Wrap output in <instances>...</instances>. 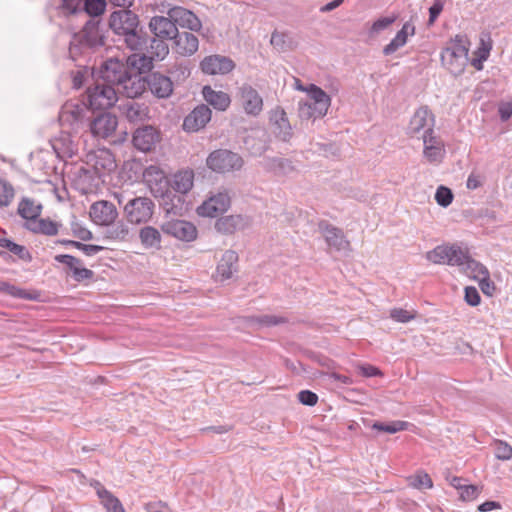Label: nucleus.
Segmentation results:
<instances>
[{
  "instance_id": "23",
  "label": "nucleus",
  "mask_w": 512,
  "mask_h": 512,
  "mask_svg": "<svg viewBox=\"0 0 512 512\" xmlns=\"http://www.w3.org/2000/svg\"><path fill=\"white\" fill-rule=\"evenodd\" d=\"M172 40L174 41L173 49L175 53L183 57L192 56L199 48V40L197 36L191 32H179L177 30Z\"/></svg>"
},
{
  "instance_id": "30",
  "label": "nucleus",
  "mask_w": 512,
  "mask_h": 512,
  "mask_svg": "<svg viewBox=\"0 0 512 512\" xmlns=\"http://www.w3.org/2000/svg\"><path fill=\"white\" fill-rule=\"evenodd\" d=\"M61 223L50 220L49 218H36L32 221L26 222L24 227L35 233L42 234L45 236H55L59 232Z\"/></svg>"
},
{
  "instance_id": "31",
  "label": "nucleus",
  "mask_w": 512,
  "mask_h": 512,
  "mask_svg": "<svg viewBox=\"0 0 512 512\" xmlns=\"http://www.w3.org/2000/svg\"><path fill=\"white\" fill-rule=\"evenodd\" d=\"M202 95L205 101L218 111H226L230 106L231 98L226 92L214 90L210 86H204Z\"/></svg>"
},
{
  "instance_id": "33",
  "label": "nucleus",
  "mask_w": 512,
  "mask_h": 512,
  "mask_svg": "<svg viewBox=\"0 0 512 512\" xmlns=\"http://www.w3.org/2000/svg\"><path fill=\"white\" fill-rule=\"evenodd\" d=\"M146 45L138 51H133L134 53L127 57V66H130L136 69L139 74L150 71L153 68L154 59L150 56V54L146 51V53L142 52Z\"/></svg>"
},
{
  "instance_id": "12",
  "label": "nucleus",
  "mask_w": 512,
  "mask_h": 512,
  "mask_svg": "<svg viewBox=\"0 0 512 512\" xmlns=\"http://www.w3.org/2000/svg\"><path fill=\"white\" fill-rule=\"evenodd\" d=\"M240 104L244 112L257 117L263 111V99L259 92L249 84H243L238 88Z\"/></svg>"
},
{
  "instance_id": "18",
  "label": "nucleus",
  "mask_w": 512,
  "mask_h": 512,
  "mask_svg": "<svg viewBox=\"0 0 512 512\" xmlns=\"http://www.w3.org/2000/svg\"><path fill=\"white\" fill-rule=\"evenodd\" d=\"M211 116L212 112L207 105H198L184 118L183 129L186 132H198L205 128Z\"/></svg>"
},
{
  "instance_id": "5",
  "label": "nucleus",
  "mask_w": 512,
  "mask_h": 512,
  "mask_svg": "<svg viewBox=\"0 0 512 512\" xmlns=\"http://www.w3.org/2000/svg\"><path fill=\"white\" fill-rule=\"evenodd\" d=\"M87 98L91 109H107L117 102V89L95 78L94 85L87 90Z\"/></svg>"
},
{
  "instance_id": "54",
  "label": "nucleus",
  "mask_w": 512,
  "mask_h": 512,
  "mask_svg": "<svg viewBox=\"0 0 512 512\" xmlns=\"http://www.w3.org/2000/svg\"><path fill=\"white\" fill-rule=\"evenodd\" d=\"M54 259L59 263L65 264L72 271V273L78 266L83 264L79 258L69 254L56 255Z\"/></svg>"
},
{
  "instance_id": "19",
  "label": "nucleus",
  "mask_w": 512,
  "mask_h": 512,
  "mask_svg": "<svg viewBox=\"0 0 512 512\" xmlns=\"http://www.w3.org/2000/svg\"><path fill=\"white\" fill-rule=\"evenodd\" d=\"M319 231L330 248L337 251H343L349 248L350 243L340 228H337L326 221H321L319 223Z\"/></svg>"
},
{
  "instance_id": "39",
  "label": "nucleus",
  "mask_w": 512,
  "mask_h": 512,
  "mask_svg": "<svg viewBox=\"0 0 512 512\" xmlns=\"http://www.w3.org/2000/svg\"><path fill=\"white\" fill-rule=\"evenodd\" d=\"M328 109L324 107L320 111L317 105H313L307 100H301L298 103V116L301 120H316L324 117L327 114Z\"/></svg>"
},
{
  "instance_id": "44",
  "label": "nucleus",
  "mask_w": 512,
  "mask_h": 512,
  "mask_svg": "<svg viewBox=\"0 0 512 512\" xmlns=\"http://www.w3.org/2000/svg\"><path fill=\"white\" fill-rule=\"evenodd\" d=\"M18 214L26 219V222L38 218L41 214V206L27 198H24L18 205Z\"/></svg>"
},
{
  "instance_id": "29",
  "label": "nucleus",
  "mask_w": 512,
  "mask_h": 512,
  "mask_svg": "<svg viewBox=\"0 0 512 512\" xmlns=\"http://www.w3.org/2000/svg\"><path fill=\"white\" fill-rule=\"evenodd\" d=\"M238 255L233 250H226L218 262L216 268L217 279L224 281L230 279L237 271Z\"/></svg>"
},
{
  "instance_id": "2",
  "label": "nucleus",
  "mask_w": 512,
  "mask_h": 512,
  "mask_svg": "<svg viewBox=\"0 0 512 512\" xmlns=\"http://www.w3.org/2000/svg\"><path fill=\"white\" fill-rule=\"evenodd\" d=\"M469 44L467 36L458 34L451 39L449 45L442 51V64L453 75H459L464 71L468 63Z\"/></svg>"
},
{
  "instance_id": "56",
  "label": "nucleus",
  "mask_w": 512,
  "mask_h": 512,
  "mask_svg": "<svg viewBox=\"0 0 512 512\" xmlns=\"http://www.w3.org/2000/svg\"><path fill=\"white\" fill-rule=\"evenodd\" d=\"M286 38L287 35L285 33L274 31L271 35L270 43L278 51H285L288 48Z\"/></svg>"
},
{
  "instance_id": "48",
  "label": "nucleus",
  "mask_w": 512,
  "mask_h": 512,
  "mask_svg": "<svg viewBox=\"0 0 512 512\" xmlns=\"http://www.w3.org/2000/svg\"><path fill=\"white\" fill-rule=\"evenodd\" d=\"M409 426H410L409 422L396 420V421H391L388 423L374 422L371 425V428L374 430L380 431V432L394 434L399 431L407 430Z\"/></svg>"
},
{
  "instance_id": "40",
  "label": "nucleus",
  "mask_w": 512,
  "mask_h": 512,
  "mask_svg": "<svg viewBox=\"0 0 512 512\" xmlns=\"http://www.w3.org/2000/svg\"><path fill=\"white\" fill-rule=\"evenodd\" d=\"M53 149L58 155L62 154L67 157H72L77 151L76 144L71 136L65 133L54 140Z\"/></svg>"
},
{
  "instance_id": "36",
  "label": "nucleus",
  "mask_w": 512,
  "mask_h": 512,
  "mask_svg": "<svg viewBox=\"0 0 512 512\" xmlns=\"http://www.w3.org/2000/svg\"><path fill=\"white\" fill-rule=\"evenodd\" d=\"M139 239L146 249H159L161 247V233L153 226H144L139 231Z\"/></svg>"
},
{
  "instance_id": "55",
  "label": "nucleus",
  "mask_w": 512,
  "mask_h": 512,
  "mask_svg": "<svg viewBox=\"0 0 512 512\" xmlns=\"http://www.w3.org/2000/svg\"><path fill=\"white\" fill-rule=\"evenodd\" d=\"M71 230L73 235L82 241H89L93 238L92 232L78 222L71 224Z\"/></svg>"
},
{
  "instance_id": "58",
  "label": "nucleus",
  "mask_w": 512,
  "mask_h": 512,
  "mask_svg": "<svg viewBox=\"0 0 512 512\" xmlns=\"http://www.w3.org/2000/svg\"><path fill=\"white\" fill-rule=\"evenodd\" d=\"M480 491V488L476 485H463L460 496L465 501H471L479 495Z\"/></svg>"
},
{
  "instance_id": "51",
  "label": "nucleus",
  "mask_w": 512,
  "mask_h": 512,
  "mask_svg": "<svg viewBox=\"0 0 512 512\" xmlns=\"http://www.w3.org/2000/svg\"><path fill=\"white\" fill-rule=\"evenodd\" d=\"M493 446L495 449V457L502 461H507L512 458V447L505 441L494 440Z\"/></svg>"
},
{
  "instance_id": "52",
  "label": "nucleus",
  "mask_w": 512,
  "mask_h": 512,
  "mask_svg": "<svg viewBox=\"0 0 512 512\" xmlns=\"http://www.w3.org/2000/svg\"><path fill=\"white\" fill-rule=\"evenodd\" d=\"M105 8V0H85L84 3L85 12L92 17L101 15L105 11Z\"/></svg>"
},
{
  "instance_id": "1",
  "label": "nucleus",
  "mask_w": 512,
  "mask_h": 512,
  "mask_svg": "<svg viewBox=\"0 0 512 512\" xmlns=\"http://www.w3.org/2000/svg\"><path fill=\"white\" fill-rule=\"evenodd\" d=\"M138 26V15L131 10H118L110 15L109 27L116 35L123 37L124 44L131 51L141 50L146 45V38Z\"/></svg>"
},
{
  "instance_id": "37",
  "label": "nucleus",
  "mask_w": 512,
  "mask_h": 512,
  "mask_svg": "<svg viewBox=\"0 0 512 512\" xmlns=\"http://www.w3.org/2000/svg\"><path fill=\"white\" fill-rule=\"evenodd\" d=\"M194 182V173L192 170H182L174 174L171 187L178 193L186 194Z\"/></svg>"
},
{
  "instance_id": "64",
  "label": "nucleus",
  "mask_w": 512,
  "mask_h": 512,
  "mask_svg": "<svg viewBox=\"0 0 512 512\" xmlns=\"http://www.w3.org/2000/svg\"><path fill=\"white\" fill-rule=\"evenodd\" d=\"M145 510L147 512H171L167 504L162 501L149 502L145 504Z\"/></svg>"
},
{
  "instance_id": "21",
  "label": "nucleus",
  "mask_w": 512,
  "mask_h": 512,
  "mask_svg": "<svg viewBox=\"0 0 512 512\" xmlns=\"http://www.w3.org/2000/svg\"><path fill=\"white\" fill-rule=\"evenodd\" d=\"M118 120L115 115L102 113L95 117L90 123V131L94 137L108 138L115 132Z\"/></svg>"
},
{
  "instance_id": "26",
  "label": "nucleus",
  "mask_w": 512,
  "mask_h": 512,
  "mask_svg": "<svg viewBox=\"0 0 512 512\" xmlns=\"http://www.w3.org/2000/svg\"><path fill=\"white\" fill-rule=\"evenodd\" d=\"M168 15L179 25L191 31H199L202 27L200 19L190 10L175 6L168 11Z\"/></svg>"
},
{
  "instance_id": "38",
  "label": "nucleus",
  "mask_w": 512,
  "mask_h": 512,
  "mask_svg": "<svg viewBox=\"0 0 512 512\" xmlns=\"http://www.w3.org/2000/svg\"><path fill=\"white\" fill-rule=\"evenodd\" d=\"M306 92L308 94V99L306 100L311 102L313 105H317V107L320 108V111L324 109V107L329 109L331 105V98L320 87L315 84H310L306 88Z\"/></svg>"
},
{
  "instance_id": "53",
  "label": "nucleus",
  "mask_w": 512,
  "mask_h": 512,
  "mask_svg": "<svg viewBox=\"0 0 512 512\" xmlns=\"http://www.w3.org/2000/svg\"><path fill=\"white\" fill-rule=\"evenodd\" d=\"M435 200L438 205L442 207H447L452 203L453 193L451 189L445 186H439L435 193Z\"/></svg>"
},
{
  "instance_id": "32",
  "label": "nucleus",
  "mask_w": 512,
  "mask_h": 512,
  "mask_svg": "<svg viewBox=\"0 0 512 512\" xmlns=\"http://www.w3.org/2000/svg\"><path fill=\"white\" fill-rule=\"evenodd\" d=\"M414 33V25L410 22H406L402 26L401 30L397 32L396 36L391 40V42L384 47L383 53L385 55L393 54L399 48L403 47L407 43L408 36H412Z\"/></svg>"
},
{
  "instance_id": "27",
  "label": "nucleus",
  "mask_w": 512,
  "mask_h": 512,
  "mask_svg": "<svg viewBox=\"0 0 512 512\" xmlns=\"http://www.w3.org/2000/svg\"><path fill=\"white\" fill-rule=\"evenodd\" d=\"M119 110L131 123L144 122L149 119V108L143 103L127 100L120 104Z\"/></svg>"
},
{
  "instance_id": "42",
  "label": "nucleus",
  "mask_w": 512,
  "mask_h": 512,
  "mask_svg": "<svg viewBox=\"0 0 512 512\" xmlns=\"http://www.w3.org/2000/svg\"><path fill=\"white\" fill-rule=\"evenodd\" d=\"M265 169L278 175H287L294 171L292 162L284 158H269L264 162Z\"/></svg>"
},
{
  "instance_id": "22",
  "label": "nucleus",
  "mask_w": 512,
  "mask_h": 512,
  "mask_svg": "<svg viewBox=\"0 0 512 512\" xmlns=\"http://www.w3.org/2000/svg\"><path fill=\"white\" fill-rule=\"evenodd\" d=\"M200 67L203 73L208 75L226 74L232 71L235 67L234 62L225 56L210 55L205 57Z\"/></svg>"
},
{
  "instance_id": "6",
  "label": "nucleus",
  "mask_w": 512,
  "mask_h": 512,
  "mask_svg": "<svg viewBox=\"0 0 512 512\" xmlns=\"http://www.w3.org/2000/svg\"><path fill=\"white\" fill-rule=\"evenodd\" d=\"M207 166L214 172L227 173L240 170L243 166L242 157L230 150H215L206 160Z\"/></svg>"
},
{
  "instance_id": "63",
  "label": "nucleus",
  "mask_w": 512,
  "mask_h": 512,
  "mask_svg": "<svg viewBox=\"0 0 512 512\" xmlns=\"http://www.w3.org/2000/svg\"><path fill=\"white\" fill-rule=\"evenodd\" d=\"M94 276L92 270L87 269L85 267L78 266L75 271L72 273V277L75 281L81 282L83 280L91 279Z\"/></svg>"
},
{
  "instance_id": "34",
  "label": "nucleus",
  "mask_w": 512,
  "mask_h": 512,
  "mask_svg": "<svg viewBox=\"0 0 512 512\" xmlns=\"http://www.w3.org/2000/svg\"><path fill=\"white\" fill-rule=\"evenodd\" d=\"M105 238L116 242H127L132 234L127 222L122 220L106 225Z\"/></svg>"
},
{
  "instance_id": "25",
  "label": "nucleus",
  "mask_w": 512,
  "mask_h": 512,
  "mask_svg": "<svg viewBox=\"0 0 512 512\" xmlns=\"http://www.w3.org/2000/svg\"><path fill=\"white\" fill-rule=\"evenodd\" d=\"M145 81L138 74L132 75L130 72L126 74V77L121 81V84L116 88L117 95L122 94L125 97L133 100L139 97L145 91Z\"/></svg>"
},
{
  "instance_id": "35",
  "label": "nucleus",
  "mask_w": 512,
  "mask_h": 512,
  "mask_svg": "<svg viewBox=\"0 0 512 512\" xmlns=\"http://www.w3.org/2000/svg\"><path fill=\"white\" fill-rule=\"evenodd\" d=\"M244 219L241 215H228L219 218L215 223V228L223 234H232L238 229L244 227Z\"/></svg>"
},
{
  "instance_id": "11",
  "label": "nucleus",
  "mask_w": 512,
  "mask_h": 512,
  "mask_svg": "<svg viewBox=\"0 0 512 512\" xmlns=\"http://www.w3.org/2000/svg\"><path fill=\"white\" fill-rule=\"evenodd\" d=\"M269 123L272 133L283 142H288L293 137V129L283 108L277 106L269 112Z\"/></svg>"
},
{
  "instance_id": "28",
  "label": "nucleus",
  "mask_w": 512,
  "mask_h": 512,
  "mask_svg": "<svg viewBox=\"0 0 512 512\" xmlns=\"http://www.w3.org/2000/svg\"><path fill=\"white\" fill-rule=\"evenodd\" d=\"M147 85L151 93L157 98H168L173 92L171 79L160 73H153L148 77Z\"/></svg>"
},
{
  "instance_id": "62",
  "label": "nucleus",
  "mask_w": 512,
  "mask_h": 512,
  "mask_svg": "<svg viewBox=\"0 0 512 512\" xmlns=\"http://www.w3.org/2000/svg\"><path fill=\"white\" fill-rule=\"evenodd\" d=\"M170 73L178 80H184L190 75V69L186 64H176L170 69Z\"/></svg>"
},
{
  "instance_id": "3",
  "label": "nucleus",
  "mask_w": 512,
  "mask_h": 512,
  "mask_svg": "<svg viewBox=\"0 0 512 512\" xmlns=\"http://www.w3.org/2000/svg\"><path fill=\"white\" fill-rule=\"evenodd\" d=\"M99 23V20L91 19L79 33L73 36L69 48V54L73 60L81 53L80 48L93 49L104 45V36L100 31Z\"/></svg>"
},
{
  "instance_id": "15",
  "label": "nucleus",
  "mask_w": 512,
  "mask_h": 512,
  "mask_svg": "<svg viewBox=\"0 0 512 512\" xmlns=\"http://www.w3.org/2000/svg\"><path fill=\"white\" fill-rule=\"evenodd\" d=\"M89 215L95 224L106 226L117 219L118 211L112 202L100 200L91 205Z\"/></svg>"
},
{
  "instance_id": "41",
  "label": "nucleus",
  "mask_w": 512,
  "mask_h": 512,
  "mask_svg": "<svg viewBox=\"0 0 512 512\" xmlns=\"http://www.w3.org/2000/svg\"><path fill=\"white\" fill-rule=\"evenodd\" d=\"M115 168V160L109 151L101 150L95 155L94 169L99 175L102 173L111 172Z\"/></svg>"
},
{
  "instance_id": "16",
  "label": "nucleus",
  "mask_w": 512,
  "mask_h": 512,
  "mask_svg": "<svg viewBox=\"0 0 512 512\" xmlns=\"http://www.w3.org/2000/svg\"><path fill=\"white\" fill-rule=\"evenodd\" d=\"M165 234L173 236L181 241L191 242L197 238L196 227L185 220H172L161 226Z\"/></svg>"
},
{
  "instance_id": "13",
  "label": "nucleus",
  "mask_w": 512,
  "mask_h": 512,
  "mask_svg": "<svg viewBox=\"0 0 512 512\" xmlns=\"http://www.w3.org/2000/svg\"><path fill=\"white\" fill-rule=\"evenodd\" d=\"M160 140V131L152 125H144L137 128L132 137L134 147L142 152L152 151Z\"/></svg>"
},
{
  "instance_id": "60",
  "label": "nucleus",
  "mask_w": 512,
  "mask_h": 512,
  "mask_svg": "<svg viewBox=\"0 0 512 512\" xmlns=\"http://www.w3.org/2000/svg\"><path fill=\"white\" fill-rule=\"evenodd\" d=\"M480 294L475 287L468 286L465 288V301L470 306H477L480 303Z\"/></svg>"
},
{
  "instance_id": "61",
  "label": "nucleus",
  "mask_w": 512,
  "mask_h": 512,
  "mask_svg": "<svg viewBox=\"0 0 512 512\" xmlns=\"http://www.w3.org/2000/svg\"><path fill=\"white\" fill-rule=\"evenodd\" d=\"M477 281L479 282V286L484 294L489 295V296H491L493 294V292L495 290V285L490 280L489 272H487L486 277H484V275H483Z\"/></svg>"
},
{
  "instance_id": "20",
  "label": "nucleus",
  "mask_w": 512,
  "mask_h": 512,
  "mask_svg": "<svg viewBox=\"0 0 512 512\" xmlns=\"http://www.w3.org/2000/svg\"><path fill=\"white\" fill-rule=\"evenodd\" d=\"M230 206V197L227 192H219L211 196L197 208V213L203 217H215L218 213L225 212Z\"/></svg>"
},
{
  "instance_id": "57",
  "label": "nucleus",
  "mask_w": 512,
  "mask_h": 512,
  "mask_svg": "<svg viewBox=\"0 0 512 512\" xmlns=\"http://www.w3.org/2000/svg\"><path fill=\"white\" fill-rule=\"evenodd\" d=\"M390 317L397 322L407 323L412 320L415 315L405 309L395 308L391 310Z\"/></svg>"
},
{
  "instance_id": "10",
  "label": "nucleus",
  "mask_w": 512,
  "mask_h": 512,
  "mask_svg": "<svg viewBox=\"0 0 512 512\" xmlns=\"http://www.w3.org/2000/svg\"><path fill=\"white\" fill-rule=\"evenodd\" d=\"M435 119L427 107H420L415 111L407 128L411 137L422 138V134L434 132Z\"/></svg>"
},
{
  "instance_id": "43",
  "label": "nucleus",
  "mask_w": 512,
  "mask_h": 512,
  "mask_svg": "<svg viewBox=\"0 0 512 512\" xmlns=\"http://www.w3.org/2000/svg\"><path fill=\"white\" fill-rule=\"evenodd\" d=\"M459 266L462 267V270L475 280H478L483 275L486 277L487 272H489L483 264L471 259L466 253L465 260Z\"/></svg>"
},
{
  "instance_id": "47",
  "label": "nucleus",
  "mask_w": 512,
  "mask_h": 512,
  "mask_svg": "<svg viewBox=\"0 0 512 512\" xmlns=\"http://www.w3.org/2000/svg\"><path fill=\"white\" fill-rule=\"evenodd\" d=\"M247 321L258 327H272L286 323L287 319L277 315H259L248 317Z\"/></svg>"
},
{
  "instance_id": "7",
  "label": "nucleus",
  "mask_w": 512,
  "mask_h": 512,
  "mask_svg": "<svg viewBox=\"0 0 512 512\" xmlns=\"http://www.w3.org/2000/svg\"><path fill=\"white\" fill-rule=\"evenodd\" d=\"M143 181L156 198L169 197L170 183L164 171L156 165L148 166L143 172Z\"/></svg>"
},
{
  "instance_id": "9",
  "label": "nucleus",
  "mask_w": 512,
  "mask_h": 512,
  "mask_svg": "<svg viewBox=\"0 0 512 512\" xmlns=\"http://www.w3.org/2000/svg\"><path fill=\"white\" fill-rule=\"evenodd\" d=\"M426 259L435 264L458 266L465 260V252L456 245H440L427 252Z\"/></svg>"
},
{
  "instance_id": "59",
  "label": "nucleus",
  "mask_w": 512,
  "mask_h": 512,
  "mask_svg": "<svg viewBox=\"0 0 512 512\" xmlns=\"http://www.w3.org/2000/svg\"><path fill=\"white\" fill-rule=\"evenodd\" d=\"M298 400L303 405L314 406L318 401V396L310 390H302L298 393Z\"/></svg>"
},
{
  "instance_id": "45",
  "label": "nucleus",
  "mask_w": 512,
  "mask_h": 512,
  "mask_svg": "<svg viewBox=\"0 0 512 512\" xmlns=\"http://www.w3.org/2000/svg\"><path fill=\"white\" fill-rule=\"evenodd\" d=\"M97 494L101 499V503L104 507L111 512H125L123 505L111 492L101 487L97 490Z\"/></svg>"
},
{
  "instance_id": "4",
  "label": "nucleus",
  "mask_w": 512,
  "mask_h": 512,
  "mask_svg": "<svg viewBox=\"0 0 512 512\" xmlns=\"http://www.w3.org/2000/svg\"><path fill=\"white\" fill-rule=\"evenodd\" d=\"M155 204L147 196H136L129 199L123 206V215L127 223L134 225L146 224L151 221Z\"/></svg>"
},
{
  "instance_id": "8",
  "label": "nucleus",
  "mask_w": 512,
  "mask_h": 512,
  "mask_svg": "<svg viewBox=\"0 0 512 512\" xmlns=\"http://www.w3.org/2000/svg\"><path fill=\"white\" fill-rule=\"evenodd\" d=\"M128 72L127 63L110 58L102 64L95 78L117 88Z\"/></svg>"
},
{
  "instance_id": "14",
  "label": "nucleus",
  "mask_w": 512,
  "mask_h": 512,
  "mask_svg": "<svg viewBox=\"0 0 512 512\" xmlns=\"http://www.w3.org/2000/svg\"><path fill=\"white\" fill-rule=\"evenodd\" d=\"M87 113L84 103L66 102L59 113V121L63 127L78 129Z\"/></svg>"
},
{
  "instance_id": "24",
  "label": "nucleus",
  "mask_w": 512,
  "mask_h": 512,
  "mask_svg": "<svg viewBox=\"0 0 512 512\" xmlns=\"http://www.w3.org/2000/svg\"><path fill=\"white\" fill-rule=\"evenodd\" d=\"M150 32L154 37L162 38L165 40H172L178 28L173 19L165 16H153L148 24Z\"/></svg>"
},
{
  "instance_id": "17",
  "label": "nucleus",
  "mask_w": 512,
  "mask_h": 512,
  "mask_svg": "<svg viewBox=\"0 0 512 512\" xmlns=\"http://www.w3.org/2000/svg\"><path fill=\"white\" fill-rule=\"evenodd\" d=\"M423 155L430 163H439L445 156V145L435 132L422 134Z\"/></svg>"
},
{
  "instance_id": "46",
  "label": "nucleus",
  "mask_w": 512,
  "mask_h": 512,
  "mask_svg": "<svg viewBox=\"0 0 512 512\" xmlns=\"http://www.w3.org/2000/svg\"><path fill=\"white\" fill-rule=\"evenodd\" d=\"M147 52L154 60H163L169 54V46L165 39L154 37L147 47Z\"/></svg>"
},
{
  "instance_id": "50",
  "label": "nucleus",
  "mask_w": 512,
  "mask_h": 512,
  "mask_svg": "<svg viewBox=\"0 0 512 512\" xmlns=\"http://www.w3.org/2000/svg\"><path fill=\"white\" fill-rule=\"evenodd\" d=\"M409 485L416 489H430L433 487V482L427 473L419 472L409 478Z\"/></svg>"
},
{
  "instance_id": "49",
  "label": "nucleus",
  "mask_w": 512,
  "mask_h": 512,
  "mask_svg": "<svg viewBox=\"0 0 512 512\" xmlns=\"http://www.w3.org/2000/svg\"><path fill=\"white\" fill-rule=\"evenodd\" d=\"M15 196L13 186L5 179L0 178V207L9 206Z\"/></svg>"
}]
</instances>
